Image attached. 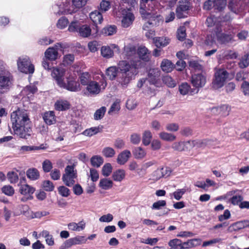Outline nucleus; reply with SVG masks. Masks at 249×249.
<instances>
[{
  "label": "nucleus",
  "mask_w": 249,
  "mask_h": 249,
  "mask_svg": "<svg viewBox=\"0 0 249 249\" xmlns=\"http://www.w3.org/2000/svg\"><path fill=\"white\" fill-rule=\"evenodd\" d=\"M190 90V87L187 83H183L179 86V91L181 94L186 95Z\"/></svg>",
  "instance_id": "obj_59"
},
{
  "label": "nucleus",
  "mask_w": 249,
  "mask_h": 249,
  "mask_svg": "<svg viewBox=\"0 0 249 249\" xmlns=\"http://www.w3.org/2000/svg\"><path fill=\"white\" fill-rule=\"evenodd\" d=\"M113 50L119 52L120 48L115 44H111L109 46H103L101 48V54L103 57L109 59L114 56Z\"/></svg>",
  "instance_id": "obj_16"
},
{
  "label": "nucleus",
  "mask_w": 249,
  "mask_h": 249,
  "mask_svg": "<svg viewBox=\"0 0 249 249\" xmlns=\"http://www.w3.org/2000/svg\"><path fill=\"white\" fill-rule=\"evenodd\" d=\"M75 57L73 54L64 55L63 59V64L64 66L71 65L74 61Z\"/></svg>",
  "instance_id": "obj_53"
},
{
  "label": "nucleus",
  "mask_w": 249,
  "mask_h": 249,
  "mask_svg": "<svg viewBox=\"0 0 249 249\" xmlns=\"http://www.w3.org/2000/svg\"><path fill=\"white\" fill-rule=\"evenodd\" d=\"M40 236L45 238L46 244L49 246H52L54 244V239L53 235L50 234L47 231L44 230L39 234Z\"/></svg>",
  "instance_id": "obj_36"
},
{
  "label": "nucleus",
  "mask_w": 249,
  "mask_h": 249,
  "mask_svg": "<svg viewBox=\"0 0 249 249\" xmlns=\"http://www.w3.org/2000/svg\"><path fill=\"white\" fill-rule=\"evenodd\" d=\"M206 24L208 27H214V31L216 30V25L218 24L219 27H221L223 26L219 21H217L216 18L213 16L210 17L206 20Z\"/></svg>",
  "instance_id": "obj_44"
},
{
  "label": "nucleus",
  "mask_w": 249,
  "mask_h": 249,
  "mask_svg": "<svg viewBox=\"0 0 249 249\" xmlns=\"http://www.w3.org/2000/svg\"><path fill=\"white\" fill-rule=\"evenodd\" d=\"M249 226V221L245 220L238 221L230 226L227 231L231 232L233 231H238Z\"/></svg>",
  "instance_id": "obj_22"
},
{
  "label": "nucleus",
  "mask_w": 249,
  "mask_h": 249,
  "mask_svg": "<svg viewBox=\"0 0 249 249\" xmlns=\"http://www.w3.org/2000/svg\"><path fill=\"white\" fill-rule=\"evenodd\" d=\"M200 241V240L199 239H193L188 240L186 242H181V249H188L193 247L196 246L197 244H196L195 242Z\"/></svg>",
  "instance_id": "obj_46"
},
{
  "label": "nucleus",
  "mask_w": 249,
  "mask_h": 249,
  "mask_svg": "<svg viewBox=\"0 0 249 249\" xmlns=\"http://www.w3.org/2000/svg\"><path fill=\"white\" fill-rule=\"evenodd\" d=\"M225 33H222V27L216 25V30L214 31L217 41L220 44H226L232 41L235 33L233 28L230 27L228 30L224 29Z\"/></svg>",
  "instance_id": "obj_7"
},
{
  "label": "nucleus",
  "mask_w": 249,
  "mask_h": 249,
  "mask_svg": "<svg viewBox=\"0 0 249 249\" xmlns=\"http://www.w3.org/2000/svg\"><path fill=\"white\" fill-rule=\"evenodd\" d=\"M159 137L162 140L173 142L176 139V136L173 134L162 131L159 134Z\"/></svg>",
  "instance_id": "obj_42"
},
{
  "label": "nucleus",
  "mask_w": 249,
  "mask_h": 249,
  "mask_svg": "<svg viewBox=\"0 0 249 249\" xmlns=\"http://www.w3.org/2000/svg\"><path fill=\"white\" fill-rule=\"evenodd\" d=\"M66 82H64L60 88L69 91L76 92L80 90V84L76 81L75 78L70 75L66 76Z\"/></svg>",
  "instance_id": "obj_14"
},
{
  "label": "nucleus",
  "mask_w": 249,
  "mask_h": 249,
  "mask_svg": "<svg viewBox=\"0 0 249 249\" xmlns=\"http://www.w3.org/2000/svg\"><path fill=\"white\" fill-rule=\"evenodd\" d=\"M112 167L110 163H106L102 167V175L107 177L110 175L112 172Z\"/></svg>",
  "instance_id": "obj_58"
},
{
  "label": "nucleus",
  "mask_w": 249,
  "mask_h": 249,
  "mask_svg": "<svg viewBox=\"0 0 249 249\" xmlns=\"http://www.w3.org/2000/svg\"><path fill=\"white\" fill-rule=\"evenodd\" d=\"M160 75V71L159 69H151L148 72V80L150 83L155 85L157 83Z\"/></svg>",
  "instance_id": "obj_23"
},
{
  "label": "nucleus",
  "mask_w": 249,
  "mask_h": 249,
  "mask_svg": "<svg viewBox=\"0 0 249 249\" xmlns=\"http://www.w3.org/2000/svg\"><path fill=\"white\" fill-rule=\"evenodd\" d=\"M191 83L196 88L204 86L206 83V78L202 74H194L192 76Z\"/></svg>",
  "instance_id": "obj_21"
},
{
  "label": "nucleus",
  "mask_w": 249,
  "mask_h": 249,
  "mask_svg": "<svg viewBox=\"0 0 249 249\" xmlns=\"http://www.w3.org/2000/svg\"><path fill=\"white\" fill-rule=\"evenodd\" d=\"M132 152L134 157L137 159H143L146 155V151L141 147L135 148Z\"/></svg>",
  "instance_id": "obj_39"
},
{
  "label": "nucleus",
  "mask_w": 249,
  "mask_h": 249,
  "mask_svg": "<svg viewBox=\"0 0 249 249\" xmlns=\"http://www.w3.org/2000/svg\"><path fill=\"white\" fill-rule=\"evenodd\" d=\"M190 4L186 0L179 1L178 5L176 9L177 17L180 18L186 16L187 11L189 10Z\"/></svg>",
  "instance_id": "obj_18"
},
{
  "label": "nucleus",
  "mask_w": 249,
  "mask_h": 249,
  "mask_svg": "<svg viewBox=\"0 0 249 249\" xmlns=\"http://www.w3.org/2000/svg\"><path fill=\"white\" fill-rule=\"evenodd\" d=\"M103 129V126L99 125L98 126L91 127L90 128L86 129L82 133V134L87 136L90 137L93 135H95L98 133L102 131Z\"/></svg>",
  "instance_id": "obj_26"
},
{
  "label": "nucleus",
  "mask_w": 249,
  "mask_h": 249,
  "mask_svg": "<svg viewBox=\"0 0 249 249\" xmlns=\"http://www.w3.org/2000/svg\"><path fill=\"white\" fill-rule=\"evenodd\" d=\"M169 173H170L167 168L158 169L152 174V179L154 180H158L166 175L168 176Z\"/></svg>",
  "instance_id": "obj_28"
},
{
  "label": "nucleus",
  "mask_w": 249,
  "mask_h": 249,
  "mask_svg": "<svg viewBox=\"0 0 249 249\" xmlns=\"http://www.w3.org/2000/svg\"><path fill=\"white\" fill-rule=\"evenodd\" d=\"M144 66L141 60H122L118 64V69L122 73L121 83L126 85L138 74V70Z\"/></svg>",
  "instance_id": "obj_2"
},
{
  "label": "nucleus",
  "mask_w": 249,
  "mask_h": 249,
  "mask_svg": "<svg viewBox=\"0 0 249 249\" xmlns=\"http://www.w3.org/2000/svg\"><path fill=\"white\" fill-rule=\"evenodd\" d=\"M93 81L89 83L87 87V90L91 95H97L105 90L107 86L106 78L102 73L96 76Z\"/></svg>",
  "instance_id": "obj_5"
},
{
  "label": "nucleus",
  "mask_w": 249,
  "mask_h": 249,
  "mask_svg": "<svg viewBox=\"0 0 249 249\" xmlns=\"http://www.w3.org/2000/svg\"><path fill=\"white\" fill-rule=\"evenodd\" d=\"M117 32V27L115 25H108L102 30V33L106 36H112Z\"/></svg>",
  "instance_id": "obj_43"
},
{
  "label": "nucleus",
  "mask_w": 249,
  "mask_h": 249,
  "mask_svg": "<svg viewBox=\"0 0 249 249\" xmlns=\"http://www.w3.org/2000/svg\"><path fill=\"white\" fill-rule=\"evenodd\" d=\"M152 134L149 130H145L142 133V142L144 145L147 146L151 142Z\"/></svg>",
  "instance_id": "obj_41"
},
{
  "label": "nucleus",
  "mask_w": 249,
  "mask_h": 249,
  "mask_svg": "<svg viewBox=\"0 0 249 249\" xmlns=\"http://www.w3.org/2000/svg\"><path fill=\"white\" fill-rule=\"evenodd\" d=\"M186 37V28L184 26L180 27L177 31V38L179 40H183Z\"/></svg>",
  "instance_id": "obj_63"
},
{
  "label": "nucleus",
  "mask_w": 249,
  "mask_h": 249,
  "mask_svg": "<svg viewBox=\"0 0 249 249\" xmlns=\"http://www.w3.org/2000/svg\"><path fill=\"white\" fill-rule=\"evenodd\" d=\"M18 70L26 74H33L35 71V67L32 63L30 58L27 56H21L17 61Z\"/></svg>",
  "instance_id": "obj_9"
},
{
  "label": "nucleus",
  "mask_w": 249,
  "mask_h": 249,
  "mask_svg": "<svg viewBox=\"0 0 249 249\" xmlns=\"http://www.w3.org/2000/svg\"><path fill=\"white\" fill-rule=\"evenodd\" d=\"M90 162L92 166L99 167L103 162L102 157L99 156H94L91 158Z\"/></svg>",
  "instance_id": "obj_55"
},
{
  "label": "nucleus",
  "mask_w": 249,
  "mask_h": 249,
  "mask_svg": "<svg viewBox=\"0 0 249 249\" xmlns=\"http://www.w3.org/2000/svg\"><path fill=\"white\" fill-rule=\"evenodd\" d=\"M242 92L245 96L249 97V83L244 81L241 86Z\"/></svg>",
  "instance_id": "obj_64"
},
{
  "label": "nucleus",
  "mask_w": 249,
  "mask_h": 249,
  "mask_svg": "<svg viewBox=\"0 0 249 249\" xmlns=\"http://www.w3.org/2000/svg\"><path fill=\"white\" fill-rule=\"evenodd\" d=\"M88 0H72V4L70 2L65 1L62 5H60L58 12L59 14H71L78 11L80 8L84 6Z\"/></svg>",
  "instance_id": "obj_6"
},
{
  "label": "nucleus",
  "mask_w": 249,
  "mask_h": 249,
  "mask_svg": "<svg viewBox=\"0 0 249 249\" xmlns=\"http://www.w3.org/2000/svg\"><path fill=\"white\" fill-rule=\"evenodd\" d=\"M11 120L15 134L21 138H26L30 135V121L26 111L18 109L13 111Z\"/></svg>",
  "instance_id": "obj_1"
},
{
  "label": "nucleus",
  "mask_w": 249,
  "mask_h": 249,
  "mask_svg": "<svg viewBox=\"0 0 249 249\" xmlns=\"http://www.w3.org/2000/svg\"><path fill=\"white\" fill-rule=\"evenodd\" d=\"M140 12L142 18H144L146 21L143 26V29L146 31L145 35L147 38H152L155 35V32L152 30H149L148 28L150 26H154L157 25L160 19V16L156 14L155 12L150 13L149 11H146L143 9L142 5H141Z\"/></svg>",
  "instance_id": "obj_3"
},
{
  "label": "nucleus",
  "mask_w": 249,
  "mask_h": 249,
  "mask_svg": "<svg viewBox=\"0 0 249 249\" xmlns=\"http://www.w3.org/2000/svg\"><path fill=\"white\" fill-rule=\"evenodd\" d=\"M76 178V172L72 165H68L65 169L62 179L64 184L69 187L72 186L74 183V179Z\"/></svg>",
  "instance_id": "obj_11"
},
{
  "label": "nucleus",
  "mask_w": 249,
  "mask_h": 249,
  "mask_svg": "<svg viewBox=\"0 0 249 249\" xmlns=\"http://www.w3.org/2000/svg\"><path fill=\"white\" fill-rule=\"evenodd\" d=\"M226 4V0H214V1L209 0L204 3L203 7L204 9L207 10H210L212 7L221 10L225 7Z\"/></svg>",
  "instance_id": "obj_17"
},
{
  "label": "nucleus",
  "mask_w": 249,
  "mask_h": 249,
  "mask_svg": "<svg viewBox=\"0 0 249 249\" xmlns=\"http://www.w3.org/2000/svg\"><path fill=\"white\" fill-rule=\"evenodd\" d=\"M153 41L157 47H164L169 44L170 39L166 36L157 37L153 38Z\"/></svg>",
  "instance_id": "obj_27"
},
{
  "label": "nucleus",
  "mask_w": 249,
  "mask_h": 249,
  "mask_svg": "<svg viewBox=\"0 0 249 249\" xmlns=\"http://www.w3.org/2000/svg\"><path fill=\"white\" fill-rule=\"evenodd\" d=\"M230 110L231 107L228 105H223L217 107V111L224 116L228 115Z\"/></svg>",
  "instance_id": "obj_50"
},
{
  "label": "nucleus",
  "mask_w": 249,
  "mask_h": 249,
  "mask_svg": "<svg viewBox=\"0 0 249 249\" xmlns=\"http://www.w3.org/2000/svg\"><path fill=\"white\" fill-rule=\"evenodd\" d=\"M160 67L163 71L168 73L173 70L174 64L169 60L164 59L161 63Z\"/></svg>",
  "instance_id": "obj_34"
},
{
  "label": "nucleus",
  "mask_w": 249,
  "mask_h": 249,
  "mask_svg": "<svg viewBox=\"0 0 249 249\" xmlns=\"http://www.w3.org/2000/svg\"><path fill=\"white\" fill-rule=\"evenodd\" d=\"M125 176V171L122 169H119L113 172L112 178L114 181L121 182L124 179Z\"/></svg>",
  "instance_id": "obj_29"
},
{
  "label": "nucleus",
  "mask_w": 249,
  "mask_h": 249,
  "mask_svg": "<svg viewBox=\"0 0 249 249\" xmlns=\"http://www.w3.org/2000/svg\"><path fill=\"white\" fill-rule=\"evenodd\" d=\"M43 119L47 124L51 125L55 124L56 122V118L54 112L53 111H49L45 112L43 115Z\"/></svg>",
  "instance_id": "obj_30"
},
{
  "label": "nucleus",
  "mask_w": 249,
  "mask_h": 249,
  "mask_svg": "<svg viewBox=\"0 0 249 249\" xmlns=\"http://www.w3.org/2000/svg\"><path fill=\"white\" fill-rule=\"evenodd\" d=\"M249 65V53L245 54L241 58L239 63V66L240 68L244 69Z\"/></svg>",
  "instance_id": "obj_54"
},
{
  "label": "nucleus",
  "mask_w": 249,
  "mask_h": 249,
  "mask_svg": "<svg viewBox=\"0 0 249 249\" xmlns=\"http://www.w3.org/2000/svg\"><path fill=\"white\" fill-rule=\"evenodd\" d=\"M68 30L71 32H77L82 37H88L91 34V29L89 26L81 25L78 21H73L70 24Z\"/></svg>",
  "instance_id": "obj_8"
},
{
  "label": "nucleus",
  "mask_w": 249,
  "mask_h": 249,
  "mask_svg": "<svg viewBox=\"0 0 249 249\" xmlns=\"http://www.w3.org/2000/svg\"><path fill=\"white\" fill-rule=\"evenodd\" d=\"M89 18L94 24L101 23L103 20L102 15L97 10L91 12L89 14Z\"/></svg>",
  "instance_id": "obj_33"
},
{
  "label": "nucleus",
  "mask_w": 249,
  "mask_h": 249,
  "mask_svg": "<svg viewBox=\"0 0 249 249\" xmlns=\"http://www.w3.org/2000/svg\"><path fill=\"white\" fill-rule=\"evenodd\" d=\"M213 141L212 140H197L187 142H177L172 145V148L176 151H182L188 150L194 147H202L205 146L213 145Z\"/></svg>",
  "instance_id": "obj_4"
},
{
  "label": "nucleus",
  "mask_w": 249,
  "mask_h": 249,
  "mask_svg": "<svg viewBox=\"0 0 249 249\" xmlns=\"http://www.w3.org/2000/svg\"><path fill=\"white\" fill-rule=\"evenodd\" d=\"M7 178L11 183H16L18 181V174L14 171H11L7 174Z\"/></svg>",
  "instance_id": "obj_60"
},
{
  "label": "nucleus",
  "mask_w": 249,
  "mask_h": 249,
  "mask_svg": "<svg viewBox=\"0 0 249 249\" xmlns=\"http://www.w3.org/2000/svg\"><path fill=\"white\" fill-rule=\"evenodd\" d=\"M70 103L67 100L60 99L55 103L54 108L58 111H64L70 108Z\"/></svg>",
  "instance_id": "obj_25"
},
{
  "label": "nucleus",
  "mask_w": 249,
  "mask_h": 249,
  "mask_svg": "<svg viewBox=\"0 0 249 249\" xmlns=\"http://www.w3.org/2000/svg\"><path fill=\"white\" fill-rule=\"evenodd\" d=\"M120 109V105L119 102L115 101L113 103V104L111 105L110 109L109 110L108 113L110 115H112L113 114H115L117 113Z\"/></svg>",
  "instance_id": "obj_61"
},
{
  "label": "nucleus",
  "mask_w": 249,
  "mask_h": 249,
  "mask_svg": "<svg viewBox=\"0 0 249 249\" xmlns=\"http://www.w3.org/2000/svg\"><path fill=\"white\" fill-rule=\"evenodd\" d=\"M79 79L81 84L84 86H88L89 83L91 81L90 74L87 72L82 73L79 77Z\"/></svg>",
  "instance_id": "obj_47"
},
{
  "label": "nucleus",
  "mask_w": 249,
  "mask_h": 249,
  "mask_svg": "<svg viewBox=\"0 0 249 249\" xmlns=\"http://www.w3.org/2000/svg\"><path fill=\"white\" fill-rule=\"evenodd\" d=\"M68 226L69 230L79 231L85 228V223L83 221H80L78 223L72 222L69 224Z\"/></svg>",
  "instance_id": "obj_37"
},
{
  "label": "nucleus",
  "mask_w": 249,
  "mask_h": 249,
  "mask_svg": "<svg viewBox=\"0 0 249 249\" xmlns=\"http://www.w3.org/2000/svg\"><path fill=\"white\" fill-rule=\"evenodd\" d=\"M228 76V72L224 69H219L215 73V78L213 82V86L215 89L222 87Z\"/></svg>",
  "instance_id": "obj_12"
},
{
  "label": "nucleus",
  "mask_w": 249,
  "mask_h": 249,
  "mask_svg": "<svg viewBox=\"0 0 249 249\" xmlns=\"http://www.w3.org/2000/svg\"><path fill=\"white\" fill-rule=\"evenodd\" d=\"M26 175L28 178L32 180H37L40 177L39 171L34 168L29 169L26 172Z\"/></svg>",
  "instance_id": "obj_38"
},
{
  "label": "nucleus",
  "mask_w": 249,
  "mask_h": 249,
  "mask_svg": "<svg viewBox=\"0 0 249 249\" xmlns=\"http://www.w3.org/2000/svg\"><path fill=\"white\" fill-rule=\"evenodd\" d=\"M37 91V88L35 85H30L26 86L24 89L22 91L23 94H25L28 96V98L32 96V94H34Z\"/></svg>",
  "instance_id": "obj_45"
},
{
  "label": "nucleus",
  "mask_w": 249,
  "mask_h": 249,
  "mask_svg": "<svg viewBox=\"0 0 249 249\" xmlns=\"http://www.w3.org/2000/svg\"><path fill=\"white\" fill-rule=\"evenodd\" d=\"M66 72L64 68L57 67L54 68L52 71L51 75L55 83L60 88L65 81L66 76H69Z\"/></svg>",
  "instance_id": "obj_13"
},
{
  "label": "nucleus",
  "mask_w": 249,
  "mask_h": 249,
  "mask_svg": "<svg viewBox=\"0 0 249 249\" xmlns=\"http://www.w3.org/2000/svg\"><path fill=\"white\" fill-rule=\"evenodd\" d=\"M168 245L170 249H181V241L178 238H175L169 241Z\"/></svg>",
  "instance_id": "obj_49"
},
{
  "label": "nucleus",
  "mask_w": 249,
  "mask_h": 249,
  "mask_svg": "<svg viewBox=\"0 0 249 249\" xmlns=\"http://www.w3.org/2000/svg\"><path fill=\"white\" fill-rule=\"evenodd\" d=\"M131 152L128 150H125L121 152L117 157V162L120 165L124 164L130 158Z\"/></svg>",
  "instance_id": "obj_24"
},
{
  "label": "nucleus",
  "mask_w": 249,
  "mask_h": 249,
  "mask_svg": "<svg viewBox=\"0 0 249 249\" xmlns=\"http://www.w3.org/2000/svg\"><path fill=\"white\" fill-rule=\"evenodd\" d=\"M106 112V107H102L97 109L94 114V119L95 120H99L103 118L105 112Z\"/></svg>",
  "instance_id": "obj_51"
},
{
  "label": "nucleus",
  "mask_w": 249,
  "mask_h": 249,
  "mask_svg": "<svg viewBox=\"0 0 249 249\" xmlns=\"http://www.w3.org/2000/svg\"><path fill=\"white\" fill-rule=\"evenodd\" d=\"M12 76L7 71H1L0 73V87L3 89H9L12 85Z\"/></svg>",
  "instance_id": "obj_15"
},
{
  "label": "nucleus",
  "mask_w": 249,
  "mask_h": 249,
  "mask_svg": "<svg viewBox=\"0 0 249 249\" xmlns=\"http://www.w3.org/2000/svg\"><path fill=\"white\" fill-rule=\"evenodd\" d=\"M186 190L185 189H179L172 193L169 194V196L171 198L173 197L176 200H179L182 198Z\"/></svg>",
  "instance_id": "obj_48"
},
{
  "label": "nucleus",
  "mask_w": 249,
  "mask_h": 249,
  "mask_svg": "<svg viewBox=\"0 0 249 249\" xmlns=\"http://www.w3.org/2000/svg\"><path fill=\"white\" fill-rule=\"evenodd\" d=\"M113 184V181L111 180L108 178H104L100 180L99 186L102 189L107 190L111 188Z\"/></svg>",
  "instance_id": "obj_35"
},
{
  "label": "nucleus",
  "mask_w": 249,
  "mask_h": 249,
  "mask_svg": "<svg viewBox=\"0 0 249 249\" xmlns=\"http://www.w3.org/2000/svg\"><path fill=\"white\" fill-rule=\"evenodd\" d=\"M118 72V68L116 66H111L106 70V74L110 80H114L117 76Z\"/></svg>",
  "instance_id": "obj_40"
},
{
  "label": "nucleus",
  "mask_w": 249,
  "mask_h": 249,
  "mask_svg": "<svg viewBox=\"0 0 249 249\" xmlns=\"http://www.w3.org/2000/svg\"><path fill=\"white\" fill-rule=\"evenodd\" d=\"M18 186H19V192L23 195L33 194L35 191V189L34 187L27 184L18 185Z\"/></svg>",
  "instance_id": "obj_32"
},
{
  "label": "nucleus",
  "mask_w": 249,
  "mask_h": 249,
  "mask_svg": "<svg viewBox=\"0 0 249 249\" xmlns=\"http://www.w3.org/2000/svg\"><path fill=\"white\" fill-rule=\"evenodd\" d=\"M103 155L106 158H112L116 154L114 149L110 147H106L102 151Z\"/></svg>",
  "instance_id": "obj_52"
},
{
  "label": "nucleus",
  "mask_w": 249,
  "mask_h": 249,
  "mask_svg": "<svg viewBox=\"0 0 249 249\" xmlns=\"http://www.w3.org/2000/svg\"><path fill=\"white\" fill-rule=\"evenodd\" d=\"M42 188L46 191L52 192L54 190V186L52 181L46 180L43 181Z\"/></svg>",
  "instance_id": "obj_56"
},
{
  "label": "nucleus",
  "mask_w": 249,
  "mask_h": 249,
  "mask_svg": "<svg viewBox=\"0 0 249 249\" xmlns=\"http://www.w3.org/2000/svg\"><path fill=\"white\" fill-rule=\"evenodd\" d=\"M60 47V45L58 44L48 48L44 53L45 57L51 61H54L57 59L58 55V50Z\"/></svg>",
  "instance_id": "obj_20"
},
{
  "label": "nucleus",
  "mask_w": 249,
  "mask_h": 249,
  "mask_svg": "<svg viewBox=\"0 0 249 249\" xmlns=\"http://www.w3.org/2000/svg\"><path fill=\"white\" fill-rule=\"evenodd\" d=\"M116 17L121 18V25L124 28L130 26L134 20V15L128 9H122L116 13Z\"/></svg>",
  "instance_id": "obj_10"
},
{
  "label": "nucleus",
  "mask_w": 249,
  "mask_h": 249,
  "mask_svg": "<svg viewBox=\"0 0 249 249\" xmlns=\"http://www.w3.org/2000/svg\"><path fill=\"white\" fill-rule=\"evenodd\" d=\"M2 192L8 196H12L15 193L13 187L9 185H4L1 188Z\"/></svg>",
  "instance_id": "obj_57"
},
{
  "label": "nucleus",
  "mask_w": 249,
  "mask_h": 249,
  "mask_svg": "<svg viewBox=\"0 0 249 249\" xmlns=\"http://www.w3.org/2000/svg\"><path fill=\"white\" fill-rule=\"evenodd\" d=\"M137 54L139 59L136 60H141L144 65V63L149 61L150 59V52L145 46H140L137 50Z\"/></svg>",
  "instance_id": "obj_19"
},
{
  "label": "nucleus",
  "mask_w": 249,
  "mask_h": 249,
  "mask_svg": "<svg viewBox=\"0 0 249 249\" xmlns=\"http://www.w3.org/2000/svg\"><path fill=\"white\" fill-rule=\"evenodd\" d=\"M71 238L74 245L85 244L87 240V239L84 236H77Z\"/></svg>",
  "instance_id": "obj_62"
},
{
  "label": "nucleus",
  "mask_w": 249,
  "mask_h": 249,
  "mask_svg": "<svg viewBox=\"0 0 249 249\" xmlns=\"http://www.w3.org/2000/svg\"><path fill=\"white\" fill-rule=\"evenodd\" d=\"M136 49L135 45L133 44H128L124 47L123 55L126 57H130L136 54Z\"/></svg>",
  "instance_id": "obj_31"
}]
</instances>
